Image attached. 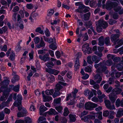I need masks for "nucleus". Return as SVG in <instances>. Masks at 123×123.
Wrapping results in <instances>:
<instances>
[{"instance_id":"obj_46","label":"nucleus","mask_w":123,"mask_h":123,"mask_svg":"<svg viewBox=\"0 0 123 123\" xmlns=\"http://www.w3.org/2000/svg\"><path fill=\"white\" fill-rule=\"evenodd\" d=\"M56 109L59 112L61 113L62 111V107L61 106H58L56 107H55Z\"/></svg>"},{"instance_id":"obj_17","label":"nucleus","mask_w":123,"mask_h":123,"mask_svg":"<svg viewBox=\"0 0 123 123\" xmlns=\"http://www.w3.org/2000/svg\"><path fill=\"white\" fill-rule=\"evenodd\" d=\"M113 94H118L120 93L122 91V90L119 88H117L114 89L113 90Z\"/></svg>"},{"instance_id":"obj_50","label":"nucleus","mask_w":123,"mask_h":123,"mask_svg":"<svg viewBox=\"0 0 123 123\" xmlns=\"http://www.w3.org/2000/svg\"><path fill=\"white\" fill-rule=\"evenodd\" d=\"M19 24H18V25L19 26L20 29H23L24 28V25L23 24V22L21 21L18 22Z\"/></svg>"},{"instance_id":"obj_36","label":"nucleus","mask_w":123,"mask_h":123,"mask_svg":"<svg viewBox=\"0 0 123 123\" xmlns=\"http://www.w3.org/2000/svg\"><path fill=\"white\" fill-rule=\"evenodd\" d=\"M20 86L19 85H18L15 86L13 88V90L15 92H17L19 91Z\"/></svg>"},{"instance_id":"obj_21","label":"nucleus","mask_w":123,"mask_h":123,"mask_svg":"<svg viewBox=\"0 0 123 123\" xmlns=\"http://www.w3.org/2000/svg\"><path fill=\"white\" fill-rule=\"evenodd\" d=\"M45 46V43L44 42H40L39 44H37L36 46V47L38 49L41 47H43Z\"/></svg>"},{"instance_id":"obj_49","label":"nucleus","mask_w":123,"mask_h":123,"mask_svg":"<svg viewBox=\"0 0 123 123\" xmlns=\"http://www.w3.org/2000/svg\"><path fill=\"white\" fill-rule=\"evenodd\" d=\"M85 8V9L84 10H82V13H86L89 11L90 8L89 7L86 6V7Z\"/></svg>"},{"instance_id":"obj_2","label":"nucleus","mask_w":123,"mask_h":123,"mask_svg":"<svg viewBox=\"0 0 123 123\" xmlns=\"http://www.w3.org/2000/svg\"><path fill=\"white\" fill-rule=\"evenodd\" d=\"M98 106L97 104L90 102H88L85 104V108L87 110H91Z\"/></svg>"},{"instance_id":"obj_47","label":"nucleus","mask_w":123,"mask_h":123,"mask_svg":"<svg viewBox=\"0 0 123 123\" xmlns=\"http://www.w3.org/2000/svg\"><path fill=\"white\" fill-rule=\"evenodd\" d=\"M123 44V38L121 39L118 43V44L115 47L117 48Z\"/></svg>"},{"instance_id":"obj_44","label":"nucleus","mask_w":123,"mask_h":123,"mask_svg":"<svg viewBox=\"0 0 123 123\" xmlns=\"http://www.w3.org/2000/svg\"><path fill=\"white\" fill-rule=\"evenodd\" d=\"M91 49V48L89 47L87 49H86L85 51V52H85L86 54V53H87L88 54L91 53L92 52V50Z\"/></svg>"},{"instance_id":"obj_33","label":"nucleus","mask_w":123,"mask_h":123,"mask_svg":"<svg viewBox=\"0 0 123 123\" xmlns=\"http://www.w3.org/2000/svg\"><path fill=\"white\" fill-rule=\"evenodd\" d=\"M112 61L111 60L106 61L105 62V65L108 66H110L112 64Z\"/></svg>"},{"instance_id":"obj_22","label":"nucleus","mask_w":123,"mask_h":123,"mask_svg":"<svg viewBox=\"0 0 123 123\" xmlns=\"http://www.w3.org/2000/svg\"><path fill=\"white\" fill-rule=\"evenodd\" d=\"M123 115V110L122 109L118 111L116 116L117 117H120L121 116Z\"/></svg>"},{"instance_id":"obj_31","label":"nucleus","mask_w":123,"mask_h":123,"mask_svg":"<svg viewBox=\"0 0 123 123\" xmlns=\"http://www.w3.org/2000/svg\"><path fill=\"white\" fill-rule=\"evenodd\" d=\"M81 120H84L85 122L86 123H88L89 121L90 120V118L88 115L85 116L83 118H81Z\"/></svg>"},{"instance_id":"obj_19","label":"nucleus","mask_w":123,"mask_h":123,"mask_svg":"<svg viewBox=\"0 0 123 123\" xmlns=\"http://www.w3.org/2000/svg\"><path fill=\"white\" fill-rule=\"evenodd\" d=\"M49 55L48 53H46L43 55V61L44 62H46L49 61L50 59L49 57Z\"/></svg>"},{"instance_id":"obj_5","label":"nucleus","mask_w":123,"mask_h":123,"mask_svg":"<svg viewBox=\"0 0 123 123\" xmlns=\"http://www.w3.org/2000/svg\"><path fill=\"white\" fill-rule=\"evenodd\" d=\"M119 34H113L111 36V40L112 42L116 43L119 37Z\"/></svg>"},{"instance_id":"obj_18","label":"nucleus","mask_w":123,"mask_h":123,"mask_svg":"<svg viewBox=\"0 0 123 123\" xmlns=\"http://www.w3.org/2000/svg\"><path fill=\"white\" fill-rule=\"evenodd\" d=\"M43 101L45 102H48L49 101L51 100L52 99V97L50 96H46L44 95L43 97Z\"/></svg>"},{"instance_id":"obj_25","label":"nucleus","mask_w":123,"mask_h":123,"mask_svg":"<svg viewBox=\"0 0 123 123\" xmlns=\"http://www.w3.org/2000/svg\"><path fill=\"white\" fill-rule=\"evenodd\" d=\"M45 65L48 68H52L54 66V65L52 62H48L45 64Z\"/></svg>"},{"instance_id":"obj_42","label":"nucleus","mask_w":123,"mask_h":123,"mask_svg":"<svg viewBox=\"0 0 123 123\" xmlns=\"http://www.w3.org/2000/svg\"><path fill=\"white\" fill-rule=\"evenodd\" d=\"M5 114L3 112H1L0 113V121L4 120L5 117Z\"/></svg>"},{"instance_id":"obj_29","label":"nucleus","mask_w":123,"mask_h":123,"mask_svg":"<svg viewBox=\"0 0 123 123\" xmlns=\"http://www.w3.org/2000/svg\"><path fill=\"white\" fill-rule=\"evenodd\" d=\"M90 15V12H89L86 13L84 15V20H88L89 19Z\"/></svg>"},{"instance_id":"obj_41","label":"nucleus","mask_w":123,"mask_h":123,"mask_svg":"<svg viewBox=\"0 0 123 123\" xmlns=\"http://www.w3.org/2000/svg\"><path fill=\"white\" fill-rule=\"evenodd\" d=\"M35 31L36 32H38L41 34H43V31L41 30V28L40 27L37 28Z\"/></svg>"},{"instance_id":"obj_61","label":"nucleus","mask_w":123,"mask_h":123,"mask_svg":"<svg viewBox=\"0 0 123 123\" xmlns=\"http://www.w3.org/2000/svg\"><path fill=\"white\" fill-rule=\"evenodd\" d=\"M61 100V98H59L56 99H55L54 101L56 104H59L60 103Z\"/></svg>"},{"instance_id":"obj_1","label":"nucleus","mask_w":123,"mask_h":123,"mask_svg":"<svg viewBox=\"0 0 123 123\" xmlns=\"http://www.w3.org/2000/svg\"><path fill=\"white\" fill-rule=\"evenodd\" d=\"M118 5V4L116 2H112L110 1H108L106 4V7L107 9L111 10L113 7L114 8V7Z\"/></svg>"},{"instance_id":"obj_26","label":"nucleus","mask_w":123,"mask_h":123,"mask_svg":"<svg viewBox=\"0 0 123 123\" xmlns=\"http://www.w3.org/2000/svg\"><path fill=\"white\" fill-rule=\"evenodd\" d=\"M60 84L59 83L56 84V86L55 91V92L59 91L62 88V86L60 85Z\"/></svg>"},{"instance_id":"obj_6","label":"nucleus","mask_w":123,"mask_h":123,"mask_svg":"<svg viewBox=\"0 0 123 123\" xmlns=\"http://www.w3.org/2000/svg\"><path fill=\"white\" fill-rule=\"evenodd\" d=\"M107 67L103 65V64L97 70L96 72L98 73H101L104 72L106 69Z\"/></svg>"},{"instance_id":"obj_58","label":"nucleus","mask_w":123,"mask_h":123,"mask_svg":"<svg viewBox=\"0 0 123 123\" xmlns=\"http://www.w3.org/2000/svg\"><path fill=\"white\" fill-rule=\"evenodd\" d=\"M101 27V26H99L98 25V26H97V31L99 33L101 32L102 31V29Z\"/></svg>"},{"instance_id":"obj_51","label":"nucleus","mask_w":123,"mask_h":123,"mask_svg":"<svg viewBox=\"0 0 123 123\" xmlns=\"http://www.w3.org/2000/svg\"><path fill=\"white\" fill-rule=\"evenodd\" d=\"M116 23V21L112 19L109 20V23L111 25H113Z\"/></svg>"},{"instance_id":"obj_16","label":"nucleus","mask_w":123,"mask_h":123,"mask_svg":"<svg viewBox=\"0 0 123 123\" xmlns=\"http://www.w3.org/2000/svg\"><path fill=\"white\" fill-rule=\"evenodd\" d=\"M116 105L117 107L120 106H123V102L122 101H120L119 99H118L116 102Z\"/></svg>"},{"instance_id":"obj_43","label":"nucleus","mask_w":123,"mask_h":123,"mask_svg":"<svg viewBox=\"0 0 123 123\" xmlns=\"http://www.w3.org/2000/svg\"><path fill=\"white\" fill-rule=\"evenodd\" d=\"M122 7L120 6H118L116 7H114V10L116 12H118L122 9Z\"/></svg>"},{"instance_id":"obj_34","label":"nucleus","mask_w":123,"mask_h":123,"mask_svg":"<svg viewBox=\"0 0 123 123\" xmlns=\"http://www.w3.org/2000/svg\"><path fill=\"white\" fill-rule=\"evenodd\" d=\"M96 116L97 117L98 116V119L100 120L102 119V112H101L98 113H96Z\"/></svg>"},{"instance_id":"obj_40","label":"nucleus","mask_w":123,"mask_h":123,"mask_svg":"<svg viewBox=\"0 0 123 123\" xmlns=\"http://www.w3.org/2000/svg\"><path fill=\"white\" fill-rule=\"evenodd\" d=\"M21 101L16 100L14 103L13 104L14 106L17 107L19 105H21Z\"/></svg>"},{"instance_id":"obj_63","label":"nucleus","mask_w":123,"mask_h":123,"mask_svg":"<svg viewBox=\"0 0 123 123\" xmlns=\"http://www.w3.org/2000/svg\"><path fill=\"white\" fill-rule=\"evenodd\" d=\"M19 10V8L18 7V6H16L14 8L12 11L14 12H16L18 11Z\"/></svg>"},{"instance_id":"obj_8","label":"nucleus","mask_w":123,"mask_h":123,"mask_svg":"<svg viewBox=\"0 0 123 123\" xmlns=\"http://www.w3.org/2000/svg\"><path fill=\"white\" fill-rule=\"evenodd\" d=\"M47 108L46 107L43 105L41 106L39 108L40 115L46 116V114H42V113L46 111L47 110Z\"/></svg>"},{"instance_id":"obj_24","label":"nucleus","mask_w":123,"mask_h":123,"mask_svg":"<svg viewBox=\"0 0 123 123\" xmlns=\"http://www.w3.org/2000/svg\"><path fill=\"white\" fill-rule=\"evenodd\" d=\"M68 116L71 122H74L75 121L76 118L75 117V116H74L71 114H69Z\"/></svg>"},{"instance_id":"obj_45","label":"nucleus","mask_w":123,"mask_h":123,"mask_svg":"<svg viewBox=\"0 0 123 123\" xmlns=\"http://www.w3.org/2000/svg\"><path fill=\"white\" fill-rule=\"evenodd\" d=\"M60 120L62 123H66L67 122L66 118L64 117H61Z\"/></svg>"},{"instance_id":"obj_12","label":"nucleus","mask_w":123,"mask_h":123,"mask_svg":"<svg viewBox=\"0 0 123 123\" xmlns=\"http://www.w3.org/2000/svg\"><path fill=\"white\" fill-rule=\"evenodd\" d=\"M80 66V63L79 61V58H76L75 61V63L74 66V70L77 71L78 69Z\"/></svg>"},{"instance_id":"obj_9","label":"nucleus","mask_w":123,"mask_h":123,"mask_svg":"<svg viewBox=\"0 0 123 123\" xmlns=\"http://www.w3.org/2000/svg\"><path fill=\"white\" fill-rule=\"evenodd\" d=\"M44 40L46 42H48L49 43H51L55 42V39L54 38H50L49 39L45 36H43Z\"/></svg>"},{"instance_id":"obj_59","label":"nucleus","mask_w":123,"mask_h":123,"mask_svg":"<svg viewBox=\"0 0 123 123\" xmlns=\"http://www.w3.org/2000/svg\"><path fill=\"white\" fill-rule=\"evenodd\" d=\"M54 11L53 9H51L50 11H49L48 13L47 14V16H50L52 15L54 13Z\"/></svg>"},{"instance_id":"obj_27","label":"nucleus","mask_w":123,"mask_h":123,"mask_svg":"<svg viewBox=\"0 0 123 123\" xmlns=\"http://www.w3.org/2000/svg\"><path fill=\"white\" fill-rule=\"evenodd\" d=\"M19 78L18 76L17 75H15L12 78V82L13 83L15 82L16 81H18Z\"/></svg>"},{"instance_id":"obj_53","label":"nucleus","mask_w":123,"mask_h":123,"mask_svg":"<svg viewBox=\"0 0 123 123\" xmlns=\"http://www.w3.org/2000/svg\"><path fill=\"white\" fill-rule=\"evenodd\" d=\"M40 39L38 37H36L34 39V41L35 44H37L39 42Z\"/></svg>"},{"instance_id":"obj_62","label":"nucleus","mask_w":123,"mask_h":123,"mask_svg":"<svg viewBox=\"0 0 123 123\" xmlns=\"http://www.w3.org/2000/svg\"><path fill=\"white\" fill-rule=\"evenodd\" d=\"M0 3L3 5L6 6L7 5V3L6 1L4 0H1Z\"/></svg>"},{"instance_id":"obj_20","label":"nucleus","mask_w":123,"mask_h":123,"mask_svg":"<svg viewBox=\"0 0 123 123\" xmlns=\"http://www.w3.org/2000/svg\"><path fill=\"white\" fill-rule=\"evenodd\" d=\"M54 92V90L52 89L50 90H47L45 92V94L47 95H52Z\"/></svg>"},{"instance_id":"obj_55","label":"nucleus","mask_w":123,"mask_h":123,"mask_svg":"<svg viewBox=\"0 0 123 123\" xmlns=\"http://www.w3.org/2000/svg\"><path fill=\"white\" fill-rule=\"evenodd\" d=\"M109 114V112L108 111L106 110L104 111L103 114V116L104 117H107Z\"/></svg>"},{"instance_id":"obj_7","label":"nucleus","mask_w":123,"mask_h":123,"mask_svg":"<svg viewBox=\"0 0 123 123\" xmlns=\"http://www.w3.org/2000/svg\"><path fill=\"white\" fill-rule=\"evenodd\" d=\"M27 113V111L25 109H22L21 111L17 113V116L19 117L25 116Z\"/></svg>"},{"instance_id":"obj_3","label":"nucleus","mask_w":123,"mask_h":123,"mask_svg":"<svg viewBox=\"0 0 123 123\" xmlns=\"http://www.w3.org/2000/svg\"><path fill=\"white\" fill-rule=\"evenodd\" d=\"M98 24L99 26L102 27L104 29L105 28L108 26L107 23L102 19H100L98 21Z\"/></svg>"},{"instance_id":"obj_52","label":"nucleus","mask_w":123,"mask_h":123,"mask_svg":"<svg viewBox=\"0 0 123 123\" xmlns=\"http://www.w3.org/2000/svg\"><path fill=\"white\" fill-rule=\"evenodd\" d=\"M15 56V54L14 53H13V52H12L10 55V59L12 61H13L14 59Z\"/></svg>"},{"instance_id":"obj_39","label":"nucleus","mask_w":123,"mask_h":123,"mask_svg":"<svg viewBox=\"0 0 123 123\" xmlns=\"http://www.w3.org/2000/svg\"><path fill=\"white\" fill-rule=\"evenodd\" d=\"M94 54L98 56L99 57H101L103 55L102 52L99 51H95L94 52Z\"/></svg>"},{"instance_id":"obj_30","label":"nucleus","mask_w":123,"mask_h":123,"mask_svg":"<svg viewBox=\"0 0 123 123\" xmlns=\"http://www.w3.org/2000/svg\"><path fill=\"white\" fill-rule=\"evenodd\" d=\"M24 121L25 123H31L32 122L31 119L28 117H25Z\"/></svg>"},{"instance_id":"obj_13","label":"nucleus","mask_w":123,"mask_h":123,"mask_svg":"<svg viewBox=\"0 0 123 123\" xmlns=\"http://www.w3.org/2000/svg\"><path fill=\"white\" fill-rule=\"evenodd\" d=\"M95 80H97L96 82L98 83H99L102 80V78L100 75L98 74H97L94 76Z\"/></svg>"},{"instance_id":"obj_64","label":"nucleus","mask_w":123,"mask_h":123,"mask_svg":"<svg viewBox=\"0 0 123 123\" xmlns=\"http://www.w3.org/2000/svg\"><path fill=\"white\" fill-rule=\"evenodd\" d=\"M24 120H23L20 119L16 120L15 123H25Z\"/></svg>"},{"instance_id":"obj_57","label":"nucleus","mask_w":123,"mask_h":123,"mask_svg":"<svg viewBox=\"0 0 123 123\" xmlns=\"http://www.w3.org/2000/svg\"><path fill=\"white\" fill-rule=\"evenodd\" d=\"M114 80L113 78H109V80L108 81V82L109 84H111L114 83Z\"/></svg>"},{"instance_id":"obj_10","label":"nucleus","mask_w":123,"mask_h":123,"mask_svg":"<svg viewBox=\"0 0 123 123\" xmlns=\"http://www.w3.org/2000/svg\"><path fill=\"white\" fill-rule=\"evenodd\" d=\"M109 98L111 103H113L116 99L117 96L115 94L112 92L109 95Z\"/></svg>"},{"instance_id":"obj_11","label":"nucleus","mask_w":123,"mask_h":123,"mask_svg":"<svg viewBox=\"0 0 123 123\" xmlns=\"http://www.w3.org/2000/svg\"><path fill=\"white\" fill-rule=\"evenodd\" d=\"M47 72L49 73L54 74L55 75H56L59 73V71L55 69H50L47 71Z\"/></svg>"},{"instance_id":"obj_56","label":"nucleus","mask_w":123,"mask_h":123,"mask_svg":"<svg viewBox=\"0 0 123 123\" xmlns=\"http://www.w3.org/2000/svg\"><path fill=\"white\" fill-rule=\"evenodd\" d=\"M89 4L91 6L93 7L95 5L96 3L95 1L92 0L90 1Z\"/></svg>"},{"instance_id":"obj_38","label":"nucleus","mask_w":123,"mask_h":123,"mask_svg":"<svg viewBox=\"0 0 123 123\" xmlns=\"http://www.w3.org/2000/svg\"><path fill=\"white\" fill-rule=\"evenodd\" d=\"M48 80L50 82H53L55 80V78L54 76L52 75H50L48 79Z\"/></svg>"},{"instance_id":"obj_48","label":"nucleus","mask_w":123,"mask_h":123,"mask_svg":"<svg viewBox=\"0 0 123 123\" xmlns=\"http://www.w3.org/2000/svg\"><path fill=\"white\" fill-rule=\"evenodd\" d=\"M87 62L89 64H91L93 63L91 60V56H89L87 57Z\"/></svg>"},{"instance_id":"obj_14","label":"nucleus","mask_w":123,"mask_h":123,"mask_svg":"<svg viewBox=\"0 0 123 123\" xmlns=\"http://www.w3.org/2000/svg\"><path fill=\"white\" fill-rule=\"evenodd\" d=\"M47 113L49 115H56L58 113L54 109L52 108L50 109Z\"/></svg>"},{"instance_id":"obj_15","label":"nucleus","mask_w":123,"mask_h":123,"mask_svg":"<svg viewBox=\"0 0 123 123\" xmlns=\"http://www.w3.org/2000/svg\"><path fill=\"white\" fill-rule=\"evenodd\" d=\"M98 44L100 46L103 45L104 44V38L103 36L100 37L98 39Z\"/></svg>"},{"instance_id":"obj_28","label":"nucleus","mask_w":123,"mask_h":123,"mask_svg":"<svg viewBox=\"0 0 123 123\" xmlns=\"http://www.w3.org/2000/svg\"><path fill=\"white\" fill-rule=\"evenodd\" d=\"M89 46V44L88 43H86L84 44L82 46V50L83 52H85L86 49H87Z\"/></svg>"},{"instance_id":"obj_4","label":"nucleus","mask_w":123,"mask_h":123,"mask_svg":"<svg viewBox=\"0 0 123 123\" xmlns=\"http://www.w3.org/2000/svg\"><path fill=\"white\" fill-rule=\"evenodd\" d=\"M105 103L107 108L110 110H112L115 109V108L114 105H111V103L109 100L105 101Z\"/></svg>"},{"instance_id":"obj_37","label":"nucleus","mask_w":123,"mask_h":123,"mask_svg":"<svg viewBox=\"0 0 123 123\" xmlns=\"http://www.w3.org/2000/svg\"><path fill=\"white\" fill-rule=\"evenodd\" d=\"M69 113V111L67 108H65L64 109V111L63 113L64 116H66L68 115Z\"/></svg>"},{"instance_id":"obj_54","label":"nucleus","mask_w":123,"mask_h":123,"mask_svg":"<svg viewBox=\"0 0 123 123\" xmlns=\"http://www.w3.org/2000/svg\"><path fill=\"white\" fill-rule=\"evenodd\" d=\"M27 8L29 9H31L33 8V6L31 4H27L26 5Z\"/></svg>"},{"instance_id":"obj_23","label":"nucleus","mask_w":123,"mask_h":123,"mask_svg":"<svg viewBox=\"0 0 123 123\" xmlns=\"http://www.w3.org/2000/svg\"><path fill=\"white\" fill-rule=\"evenodd\" d=\"M116 67L119 71L123 70V64L122 63H119L117 65Z\"/></svg>"},{"instance_id":"obj_60","label":"nucleus","mask_w":123,"mask_h":123,"mask_svg":"<svg viewBox=\"0 0 123 123\" xmlns=\"http://www.w3.org/2000/svg\"><path fill=\"white\" fill-rule=\"evenodd\" d=\"M85 70L86 72H91L92 71L91 68L88 67H85Z\"/></svg>"},{"instance_id":"obj_32","label":"nucleus","mask_w":123,"mask_h":123,"mask_svg":"<svg viewBox=\"0 0 123 123\" xmlns=\"http://www.w3.org/2000/svg\"><path fill=\"white\" fill-rule=\"evenodd\" d=\"M105 43L107 46L110 45L109 37H107L105 38Z\"/></svg>"},{"instance_id":"obj_35","label":"nucleus","mask_w":123,"mask_h":123,"mask_svg":"<svg viewBox=\"0 0 123 123\" xmlns=\"http://www.w3.org/2000/svg\"><path fill=\"white\" fill-rule=\"evenodd\" d=\"M49 47L53 50H55L57 48L56 46L54 43H52L50 45H49Z\"/></svg>"}]
</instances>
